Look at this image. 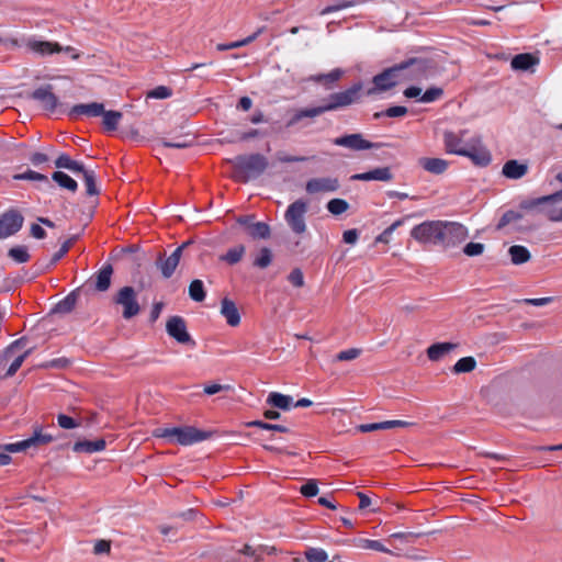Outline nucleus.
<instances>
[{"label":"nucleus","mask_w":562,"mask_h":562,"mask_svg":"<svg viewBox=\"0 0 562 562\" xmlns=\"http://www.w3.org/2000/svg\"><path fill=\"white\" fill-rule=\"evenodd\" d=\"M432 70L434 65L429 59L407 58L373 76L371 82L367 85V97L385 93L403 82L422 81L427 79Z\"/></svg>","instance_id":"nucleus-1"},{"label":"nucleus","mask_w":562,"mask_h":562,"mask_svg":"<svg viewBox=\"0 0 562 562\" xmlns=\"http://www.w3.org/2000/svg\"><path fill=\"white\" fill-rule=\"evenodd\" d=\"M45 115L50 119H60L67 116L71 121H78L82 117H102V125L106 132H114L119 123L124 121L123 133L132 138L138 137V131L133 123L128 121L134 116L131 111L105 110V108H45Z\"/></svg>","instance_id":"nucleus-2"},{"label":"nucleus","mask_w":562,"mask_h":562,"mask_svg":"<svg viewBox=\"0 0 562 562\" xmlns=\"http://www.w3.org/2000/svg\"><path fill=\"white\" fill-rule=\"evenodd\" d=\"M251 109L252 108H240V125L246 126L248 122L252 124L262 125L257 128H250L246 132H243L239 136L240 140L267 137L269 135L278 133L281 130L282 125L280 124V122L274 121L271 117L265 115L258 109H254V111H250Z\"/></svg>","instance_id":"nucleus-3"},{"label":"nucleus","mask_w":562,"mask_h":562,"mask_svg":"<svg viewBox=\"0 0 562 562\" xmlns=\"http://www.w3.org/2000/svg\"><path fill=\"white\" fill-rule=\"evenodd\" d=\"M215 435L214 430H202L194 426L156 428L153 436L175 441L181 446H191L207 440Z\"/></svg>","instance_id":"nucleus-4"},{"label":"nucleus","mask_w":562,"mask_h":562,"mask_svg":"<svg viewBox=\"0 0 562 562\" xmlns=\"http://www.w3.org/2000/svg\"><path fill=\"white\" fill-rule=\"evenodd\" d=\"M231 162L234 167V178L244 183L258 178L269 165L268 159L261 154L239 155Z\"/></svg>","instance_id":"nucleus-5"},{"label":"nucleus","mask_w":562,"mask_h":562,"mask_svg":"<svg viewBox=\"0 0 562 562\" xmlns=\"http://www.w3.org/2000/svg\"><path fill=\"white\" fill-rule=\"evenodd\" d=\"M112 304L122 307V317L126 321L134 318L142 312L137 300V292L131 285L120 288L111 297Z\"/></svg>","instance_id":"nucleus-6"},{"label":"nucleus","mask_w":562,"mask_h":562,"mask_svg":"<svg viewBox=\"0 0 562 562\" xmlns=\"http://www.w3.org/2000/svg\"><path fill=\"white\" fill-rule=\"evenodd\" d=\"M440 236L438 246L454 248L461 245L469 236L468 228L458 222L440 221Z\"/></svg>","instance_id":"nucleus-7"},{"label":"nucleus","mask_w":562,"mask_h":562,"mask_svg":"<svg viewBox=\"0 0 562 562\" xmlns=\"http://www.w3.org/2000/svg\"><path fill=\"white\" fill-rule=\"evenodd\" d=\"M308 204L303 199H297L288 206L284 218L293 233L301 235L306 232L305 214Z\"/></svg>","instance_id":"nucleus-8"},{"label":"nucleus","mask_w":562,"mask_h":562,"mask_svg":"<svg viewBox=\"0 0 562 562\" xmlns=\"http://www.w3.org/2000/svg\"><path fill=\"white\" fill-rule=\"evenodd\" d=\"M439 228L440 220L425 221L413 227L411 236L419 244L438 246L440 236Z\"/></svg>","instance_id":"nucleus-9"},{"label":"nucleus","mask_w":562,"mask_h":562,"mask_svg":"<svg viewBox=\"0 0 562 562\" xmlns=\"http://www.w3.org/2000/svg\"><path fill=\"white\" fill-rule=\"evenodd\" d=\"M54 439L55 438L52 435L43 432L42 426L35 425L33 427V435L30 438L16 443H9L7 445L5 449L9 450L10 452H21L30 448L36 449L38 447L46 446L53 442Z\"/></svg>","instance_id":"nucleus-10"},{"label":"nucleus","mask_w":562,"mask_h":562,"mask_svg":"<svg viewBox=\"0 0 562 562\" xmlns=\"http://www.w3.org/2000/svg\"><path fill=\"white\" fill-rule=\"evenodd\" d=\"M403 95L408 100L416 102L431 103L441 99L443 89L440 87H430L423 91L418 86H411L404 89Z\"/></svg>","instance_id":"nucleus-11"},{"label":"nucleus","mask_w":562,"mask_h":562,"mask_svg":"<svg viewBox=\"0 0 562 562\" xmlns=\"http://www.w3.org/2000/svg\"><path fill=\"white\" fill-rule=\"evenodd\" d=\"M166 330L170 337L182 345H195L187 330L186 321L181 316H171L166 323Z\"/></svg>","instance_id":"nucleus-12"},{"label":"nucleus","mask_w":562,"mask_h":562,"mask_svg":"<svg viewBox=\"0 0 562 562\" xmlns=\"http://www.w3.org/2000/svg\"><path fill=\"white\" fill-rule=\"evenodd\" d=\"M24 223V217L16 210H10L0 217V238H7L18 233Z\"/></svg>","instance_id":"nucleus-13"},{"label":"nucleus","mask_w":562,"mask_h":562,"mask_svg":"<svg viewBox=\"0 0 562 562\" xmlns=\"http://www.w3.org/2000/svg\"><path fill=\"white\" fill-rule=\"evenodd\" d=\"M367 85L363 82H357L345 91L336 93L334 101L329 105H350L359 101L363 95H367Z\"/></svg>","instance_id":"nucleus-14"},{"label":"nucleus","mask_w":562,"mask_h":562,"mask_svg":"<svg viewBox=\"0 0 562 562\" xmlns=\"http://www.w3.org/2000/svg\"><path fill=\"white\" fill-rule=\"evenodd\" d=\"M334 144L356 151L381 147V144L364 139L361 134H349L337 137L334 139Z\"/></svg>","instance_id":"nucleus-15"},{"label":"nucleus","mask_w":562,"mask_h":562,"mask_svg":"<svg viewBox=\"0 0 562 562\" xmlns=\"http://www.w3.org/2000/svg\"><path fill=\"white\" fill-rule=\"evenodd\" d=\"M339 187V180L334 177L312 178L306 181L305 191L308 194L336 192Z\"/></svg>","instance_id":"nucleus-16"},{"label":"nucleus","mask_w":562,"mask_h":562,"mask_svg":"<svg viewBox=\"0 0 562 562\" xmlns=\"http://www.w3.org/2000/svg\"><path fill=\"white\" fill-rule=\"evenodd\" d=\"M181 259V250H175L168 258L165 254H159L156 266L165 279H169L176 271Z\"/></svg>","instance_id":"nucleus-17"},{"label":"nucleus","mask_w":562,"mask_h":562,"mask_svg":"<svg viewBox=\"0 0 562 562\" xmlns=\"http://www.w3.org/2000/svg\"><path fill=\"white\" fill-rule=\"evenodd\" d=\"M458 347V342H436L427 348L426 355L430 361L437 362Z\"/></svg>","instance_id":"nucleus-18"},{"label":"nucleus","mask_w":562,"mask_h":562,"mask_svg":"<svg viewBox=\"0 0 562 562\" xmlns=\"http://www.w3.org/2000/svg\"><path fill=\"white\" fill-rule=\"evenodd\" d=\"M221 314L225 317L227 324L232 327H236L240 323V315L234 301L228 297H224L221 301Z\"/></svg>","instance_id":"nucleus-19"},{"label":"nucleus","mask_w":562,"mask_h":562,"mask_svg":"<svg viewBox=\"0 0 562 562\" xmlns=\"http://www.w3.org/2000/svg\"><path fill=\"white\" fill-rule=\"evenodd\" d=\"M352 180H360V181H391L393 179V175L391 172L390 167H383V168H375L373 170H370L368 172L363 173H357L351 177Z\"/></svg>","instance_id":"nucleus-20"},{"label":"nucleus","mask_w":562,"mask_h":562,"mask_svg":"<svg viewBox=\"0 0 562 562\" xmlns=\"http://www.w3.org/2000/svg\"><path fill=\"white\" fill-rule=\"evenodd\" d=\"M460 156L469 157L475 165L485 167L491 162V154L483 147L472 146L464 151H458Z\"/></svg>","instance_id":"nucleus-21"},{"label":"nucleus","mask_w":562,"mask_h":562,"mask_svg":"<svg viewBox=\"0 0 562 562\" xmlns=\"http://www.w3.org/2000/svg\"><path fill=\"white\" fill-rule=\"evenodd\" d=\"M557 200H562V190H560L553 194H549V195H544V196H540V198H536V199H530V200H525V201L520 202L519 207L525 211L538 210V212H540L542 204L552 203Z\"/></svg>","instance_id":"nucleus-22"},{"label":"nucleus","mask_w":562,"mask_h":562,"mask_svg":"<svg viewBox=\"0 0 562 562\" xmlns=\"http://www.w3.org/2000/svg\"><path fill=\"white\" fill-rule=\"evenodd\" d=\"M113 271L112 265L108 263L94 274L95 291L106 292L110 289Z\"/></svg>","instance_id":"nucleus-23"},{"label":"nucleus","mask_w":562,"mask_h":562,"mask_svg":"<svg viewBox=\"0 0 562 562\" xmlns=\"http://www.w3.org/2000/svg\"><path fill=\"white\" fill-rule=\"evenodd\" d=\"M539 64V58L530 53H522L514 56L510 66L514 70L527 71Z\"/></svg>","instance_id":"nucleus-24"},{"label":"nucleus","mask_w":562,"mask_h":562,"mask_svg":"<svg viewBox=\"0 0 562 562\" xmlns=\"http://www.w3.org/2000/svg\"><path fill=\"white\" fill-rule=\"evenodd\" d=\"M528 171V164L519 162L518 160L512 159L504 164L502 173L508 179H520Z\"/></svg>","instance_id":"nucleus-25"},{"label":"nucleus","mask_w":562,"mask_h":562,"mask_svg":"<svg viewBox=\"0 0 562 562\" xmlns=\"http://www.w3.org/2000/svg\"><path fill=\"white\" fill-rule=\"evenodd\" d=\"M31 97L41 103H44L45 105H57L58 99L54 93V86L50 83L41 86L40 88L35 89Z\"/></svg>","instance_id":"nucleus-26"},{"label":"nucleus","mask_w":562,"mask_h":562,"mask_svg":"<svg viewBox=\"0 0 562 562\" xmlns=\"http://www.w3.org/2000/svg\"><path fill=\"white\" fill-rule=\"evenodd\" d=\"M418 165L430 173L441 175L447 170L449 164L441 158L422 157L418 159Z\"/></svg>","instance_id":"nucleus-27"},{"label":"nucleus","mask_w":562,"mask_h":562,"mask_svg":"<svg viewBox=\"0 0 562 562\" xmlns=\"http://www.w3.org/2000/svg\"><path fill=\"white\" fill-rule=\"evenodd\" d=\"M105 446H106L105 440L102 438L97 439L94 441L79 440L74 443L72 450L75 452L93 453V452L104 450Z\"/></svg>","instance_id":"nucleus-28"},{"label":"nucleus","mask_w":562,"mask_h":562,"mask_svg":"<svg viewBox=\"0 0 562 562\" xmlns=\"http://www.w3.org/2000/svg\"><path fill=\"white\" fill-rule=\"evenodd\" d=\"M30 48L40 55H50L54 53H60L63 50V47L58 43L46 41L31 42Z\"/></svg>","instance_id":"nucleus-29"},{"label":"nucleus","mask_w":562,"mask_h":562,"mask_svg":"<svg viewBox=\"0 0 562 562\" xmlns=\"http://www.w3.org/2000/svg\"><path fill=\"white\" fill-rule=\"evenodd\" d=\"M80 289H76L72 292H70L64 300H61L59 303H57L53 310L55 313L60 314H67L70 313L78 301Z\"/></svg>","instance_id":"nucleus-30"},{"label":"nucleus","mask_w":562,"mask_h":562,"mask_svg":"<svg viewBox=\"0 0 562 562\" xmlns=\"http://www.w3.org/2000/svg\"><path fill=\"white\" fill-rule=\"evenodd\" d=\"M344 75V71L339 68L333 69L328 74H321L317 76H312L310 80H313L317 83H321L327 88H331L334 83H336Z\"/></svg>","instance_id":"nucleus-31"},{"label":"nucleus","mask_w":562,"mask_h":562,"mask_svg":"<svg viewBox=\"0 0 562 562\" xmlns=\"http://www.w3.org/2000/svg\"><path fill=\"white\" fill-rule=\"evenodd\" d=\"M508 254L510 256V261L514 265H522L530 260L531 254L530 251L520 245H514L509 247Z\"/></svg>","instance_id":"nucleus-32"},{"label":"nucleus","mask_w":562,"mask_h":562,"mask_svg":"<svg viewBox=\"0 0 562 562\" xmlns=\"http://www.w3.org/2000/svg\"><path fill=\"white\" fill-rule=\"evenodd\" d=\"M265 29H266L265 26H261L254 34H251L248 37L240 40V41L232 42L228 44H217L216 49L220 52H223V50L235 49V48L246 46V45L252 43L260 34H262L265 32Z\"/></svg>","instance_id":"nucleus-33"},{"label":"nucleus","mask_w":562,"mask_h":562,"mask_svg":"<svg viewBox=\"0 0 562 562\" xmlns=\"http://www.w3.org/2000/svg\"><path fill=\"white\" fill-rule=\"evenodd\" d=\"M246 248L244 245H236L227 250L226 254L220 256L221 261H225L226 263L234 266L238 263L244 255H245Z\"/></svg>","instance_id":"nucleus-34"},{"label":"nucleus","mask_w":562,"mask_h":562,"mask_svg":"<svg viewBox=\"0 0 562 562\" xmlns=\"http://www.w3.org/2000/svg\"><path fill=\"white\" fill-rule=\"evenodd\" d=\"M248 234L254 239H268L271 235V229L267 223L256 222L248 225Z\"/></svg>","instance_id":"nucleus-35"},{"label":"nucleus","mask_w":562,"mask_h":562,"mask_svg":"<svg viewBox=\"0 0 562 562\" xmlns=\"http://www.w3.org/2000/svg\"><path fill=\"white\" fill-rule=\"evenodd\" d=\"M331 108H311L295 113L285 124V127H290L299 123L301 120L306 117H315L319 115L324 110H330Z\"/></svg>","instance_id":"nucleus-36"},{"label":"nucleus","mask_w":562,"mask_h":562,"mask_svg":"<svg viewBox=\"0 0 562 562\" xmlns=\"http://www.w3.org/2000/svg\"><path fill=\"white\" fill-rule=\"evenodd\" d=\"M292 397L278 392H271L267 398V403L279 409L288 411L291 406Z\"/></svg>","instance_id":"nucleus-37"},{"label":"nucleus","mask_w":562,"mask_h":562,"mask_svg":"<svg viewBox=\"0 0 562 562\" xmlns=\"http://www.w3.org/2000/svg\"><path fill=\"white\" fill-rule=\"evenodd\" d=\"M55 167L56 168H65L72 172H80L85 171V167L82 164L72 160L69 156L61 154L57 157L55 160Z\"/></svg>","instance_id":"nucleus-38"},{"label":"nucleus","mask_w":562,"mask_h":562,"mask_svg":"<svg viewBox=\"0 0 562 562\" xmlns=\"http://www.w3.org/2000/svg\"><path fill=\"white\" fill-rule=\"evenodd\" d=\"M52 179L61 188L67 189L71 192H76L78 189L77 181L69 177L63 171H55L52 175Z\"/></svg>","instance_id":"nucleus-39"},{"label":"nucleus","mask_w":562,"mask_h":562,"mask_svg":"<svg viewBox=\"0 0 562 562\" xmlns=\"http://www.w3.org/2000/svg\"><path fill=\"white\" fill-rule=\"evenodd\" d=\"M366 1L367 0H342V1H338V2H336L334 4L327 5L324 9H322L319 14L321 15H327V14H330V13H334V12H337V11H340V10H344V9L356 7V5H358L360 3H363Z\"/></svg>","instance_id":"nucleus-40"},{"label":"nucleus","mask_w":562,"mask_h":562,"mask_svg":"<svg viewBox=\"0 0 562 562\" xmlns=\"http://www.w3.org/2000/svg\"><path fill=\"white\" fill-rule=\"evenodd\" d=\"M476 368V360L473 357H463L452 367L454 374L470 373Z\"/></svg>","instance_id":"nucleus-41"},{"label":"nucleus","mask_w":562,"mask_h":562,"mask_svg":"<svg viewBox=\"0 0 562 562\" xmlns=\"http://www.w3.org/2000/svg\"><path fill=\"white\" fill-rule=\"evenodd\" d=\"M272 258H273V255H272L271 249H269L268 247H262L259 250V254L256 256L252 265H254V267H257L259 269H266L267 267H269L271 265Z\"/></svg>","instance_id":"nucleus-42"},{"label":"nucleus","mask_w":562,"mask_h":562,"mask_svg":"<svg viewBox=\"0 0 562 562\" xmlns=\"http://www.w3.org/2000/svg\"><path fill=\"white\" fill-rule=\"evenodd\" d=\"M189 295L195 302L204 301L206 293L201 280L195 279L189 285Z\"/></svg>","instance_id":"nucleus-43"},{"label":"nucleus","mask_w":562,"mask_h":562,"mask_svg":"<svg viewBox=\"0 0 562 562\" xmlns=\"http://www.w3.org/2000/svg\"><path fill=\"white\" fill-rule=\"evenodd\" d=\"M8 256L19 263L30 260V254L26 246H15L9 249Z\"/></svg>","instance_id":"nucleus-44"},{"label":"nucleus","mask_w":562,"mask_h":562,"mask_svg":"<svg viewBox=\"0 0 562 562\" xmlns=\"http://www.w3.org/2000/svg\"><path fill=\"white\" fill-rule=\"evenodd\" d=\"M80 173L83 175L85 184L87 188V194L88 195H98L99 189L95 183V175L92 170H87L85 168V171H80Z\"/></svg>","instance_id":"nucleus-45"},{"label":"nucleus","mask_w":562,"mask_h":562,"mask_svg":"<svg viewBox=\"0 0 562 562\" xmlns=\"http://www.w3.org/2000/svg\"><path fill=\"white\" fill-rule=\"evenodd\" d=\"M349 209V204L344 199H333L327 203V210L333 215H340Z\"/></svg>","instance_id":"nucleus-46"},{"label":"nucleus","mask_w":562,"mask_h":562,"mask_svg":"<svg viewBox=\"0 0 562 562\" xmlns=\"http://www.w3.org/2000/svg\"><path fill=\"white\" fill-rule=\"evenodd\" d=\"M522 216L521 212L509 210L502 215L496 228L502 229L506 225L521 220Z\"/></svg>","instance_id":"nucleus-47"},{"label":"nucleus","mask_w":562,"mask_h":562,"mask_svg":"<svg viewBox=\"0 0 562 562\" xmlns=\"http://www.w3.org/2000/svg\"><path fill=\"white\" fill-rule=\"evenodd\" d=\"M445 144L448 153L459 155L458 151H464L465 148H459L460 139L452 133H446Z\"/></svg>","instance_id":"nucleus-48"},{"label":"nucleus","mask_w":562,"mask_h":562,"mask_svg":"<svg viewBox=\"0 0 562 562\" xmlns=\"http://www.w3.org/2000/svg\"><path fill=\"white\" fill-rule=\"evenodd\" d=\"M304 554L308 562H326L328 558L326 551L316 548H310Z\"/></svg>","instance_id":"nucleus-49"},{"label":"nucleus","mask_w":562,"mask_h":562,"mask_svg":"<svg viewBox=\"0 0 562 562\" xmlns=\"http://www.w3.org/2000/svg\"><path fill=\"white\" fill-rule=\"evenodd\" d=\"M172 95V90L166 86H158L146 93V99H167Z\"/></svg>","instance_id":"nucleus-50"},{"label":"nucleus","mask_w":562,"mask_h":562,"mask_svg":"<svg viewBox=\"0 0 562 562\" xmlns=\"http://www.w3.org/2000/svg\"><path fill=\"white\" fill-rule=\"evenodd\" d=\"M57 424L63 429H74L80 426V422H77L75 418L65 415V414H58L57 415Z\"/></svg>","instance_id":"nucleus-51"},{"label":"nucleus","mask_w":562,"mask_h":562,"mask_svg":"<svg viewBox=\"0 0 562 562\" xmlns=\"http://www.w3.org/2000/svg\"><path fill=\"white\" fill-rule=\"evenodd\" d=\"M14 180H31V181H48V178L40 172L27 170L24 173H18L13 176Z\"/></svg>","instance_id":"nucleus-52"},{"label":"nucleus","mask_w":562,"mask_h":562,"mask_svg":"<svg viewBox=\"0 0 562 562\" xmlns=\"http://www.w3.org/2000/svg\"><path fill=\"white\" fill-rule=\"evenodd\" d=\"M407 113V108H387L385 111L374 113V119H380L382 116L387 117H400L404 116Z\"/></svg>","instance_id":"nucleus-53"},{"label":"nucleus","mask_w":562,"mask_h":562,"mask_svg":"<svg viewBox=\"0 0 562 562\" xmlns=\"http://www.w3.org/2000/svg\"><path fill=\"white\" fill-rule=\"evenodd\" d=\"M485 246L481 243H468L463 247V254L468 257L481 256L484 252Z\"/></svg>","instance_id":"nucleus-54"},{"label":"nucleus","mask_w":562,"mask_h":562,"mask_svg":"<svg viewBox=\"0 0 562 562\" xmlns=\"http://www.w3.org/2000/svg\"><path fill=\"white\" fill-rule=\"evenodd\" d=\"M77 238L78 236H72L61 245L60 249L52 258L53 265L60 260L69 251Z\"/></svg>","instance_id":"nucleus-55"},{"label":"nucleus","mask_w":562,"mask_h":562,"mask_svg":"<svg viewBox=\"0 0 562 562\" xmlns=\"http://www.w3.org/2000/svg\"><path fill=\"white\" fill-rule=\"evenodd\" d=\"M288 281L295 288L304 286V276L300 268H294L288 276Z\"/></svg>","instance_id":"nucleus-56"},{"label":"nucleus","mask_w":562,"mask_h":562,"mask_svg":"<svg viewBox=\"0 0 562 562\" xmlns=\"http://www.w3.org/2000/svg\"><path fill=\"white\" fill-rule=\"evenodd\" d=\"M300 492L305 497H313L318 494V486L316 480H308L304 485L301 486Z\"/></svg>","instance_id":"nucleus-57"},{"label":"nucleus","mask_w":562,"mask_h":562,"mask_svg":"<svg viewBox=\"0 0 562 562\" xmlns=\"http://www.w3.org/2000/svg\"><path fill=\"white\" fill-rule=\"evenodd\" d=\"M361 355V349L350 348L348 350L340 351L336 356L337 361H351L357 359Z\"/></svg>","instance_id":"nucleus-58"},{"label":"nucleus","mask_w":562,"mask_h":562,"mask_svg":"<svg viewBox=\"0 0 562 562\" xmlns=\"http://www.w3.org/2000/svg\"><path fill=\"white\" fill-rule=\"evenodd\" d=\"M362 547L366 549H371V550H375V551H380V552H384V553H391V551L389 549H386L378 540H369V539L362 540Z\"/></svg>","instance_id":"nucleus-59"},{"label":"nucleus","mask_w":562,"mask_h":562,"mask_svg":"<svg viewBox=\"0 0 562 562\" xmlns=\"http://www.w3.org/2000/svg\"><path fill=\"white\" fill-rule=\"evenodd\" d=\"M277 159L280 162H300V161H307L310 158L304 156H291L286 155L283 151L277 153Z\"/></svg>","instance_id":"nucleus-60"},{"label":"nucleus","mask_w":562,"mask_h":562,"mask_svg":"<svg viewBox=\"0 0 562 562\" xmlns=\"http://www.w3.org/2000/svg\"><path fill=\"white\" fill-rule=\"evenodd\" d=\"M161 144L164 147H167V148H186V147L190 146L191 143L188 142L186 139V137L182 136V137H179L175 142L162 140Z\"/></svg>","instance_id":"nucleus-61"},{"label":"nucleus","mask_w":562,"mask_h":562,"mask_svg":"<svg viewBox=\"0 0 562 562\" xmlns=\"http://www.w3.org/2000/svg\"><path fill=\"white\" fill-rule=\"evenodd\" d=\"M25 341L26 339L24 337L13 341L10 346L5 348L3 357L5 359H9L15 349L21 348L25 345Z\"/></svg>","instance_id":"nucleus-62"},{"label":"nucleus","mask_w":562,"mask_h":562,"mask_svg":"<svg viewBox=\"0 0 562 562\" xmlns=\"http://www.w3.org/2000/svg\"><path fill=\"white\" fill-rule=\"evenodd\" d=\"M561 202H562V200H557L552 203L542 204V207L540 209V213H543L550 221V213L552 211H558Z\"/></svg>","instance_id":"nucleus-63"},{"label":"nucleus","mask_w":562,"mask_h":562,"mask_svg":"<svg viewBox=\"0 0 562 562\" xmlns=\"http://www.w3.org/2000/svg\"><path fill=\"white\" fill-rule=\"evenodd\" d=\"M111 549L110 541L106 540H99L93 548V552L95 554H102V553H109Z\"/></svg>","instance_id":"nucleus-64"}]
</instances>
